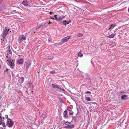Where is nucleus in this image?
<instances>
[{
  "instance_id": "nucleus-1",
  "label": "nucleus",
  "mask_w": 129,
  "mask_h": 129,
  "mask_svg": "<svg viewBox=\"0 0 129 129\" xmlns=\"http://www.w3.org/2000/svg\"><path fill=\"white\" fill-rule=\"evenodd\" d=\"M14 124V122L10 118H8L7 120V125L9 127H12Z\"/></svg>"
},
{
  "instance_id": "nucleus-2",
  "label": "nucleus",
  "mask_w": 129,
  "mask_h": 129,
  "mask_svg": "<svg viewBox=\"0 0 129 129\" xmlns=\"http://www.w3.org/2000/svg\"><path fill=\"white\" fill-rule=\"evenodd\" d=\"M54 17H55V20L58 21H60L62 20L65 17L64 15L57 16L56 15H54Z\"/></svg>"
},
{
  "instance_id": "nucleus-3",
  "label": "nucleus",
  "mask_w": 129,
  "mask_h": 129,
  "mask_svg": "<svg viewBox=\"0 0 129 129\" xmlns=\"http://www.w3.org/2000/svg\"><path fill=\"white\" fill-rule=\"evenodd\" d=\"M18 39L19 41V43H21L22 41L26 40V38L25 37L24 35H22L19 36Z\"/></svg>"
},
{
  "instance_id": "nucleus-4",
  "label": "nucleus",
  "mask_w": 129,
  "mask_h": 129,
  "mask_svg": "<svg viewBox=\"0 0 129 129\" xmlns=\"http://www.w3.org/2000/svg\"><path fill=\"white\" fill-rule=\"evenodd\" d=\"M8 31H9V29L8 30L7 29H5L4 30L2 35V37L4 38L6 37V35L8 34Z\"/></svg>"
},
{
  "instance_id": "nucleus-5",
  "label": "nucleus",
  "mask_w": 129,
  "mask_h": 129,
  "mask_svg": "<svg viewBox=\"0 0 129 129\" xmlns=\"http://www.w3.org/2000/svg\"><path fill=\"white\" fill-rule=\"evenodd\" d=\"M7 48V50L6 51V52L7 53V54L11 55H12V52L10 49V46H8Z\"/></svg>"
},
{
  "instance_id": "nucleus-6",
  "label": "nucleus",
  "mask_w": 129,
  "mask_h": 129,
  "mask_svg": "<svg viewBox=\"0 0 129 129\" xmlns=\"http://www.w3.org/2000/svg\"><path fill=\"white\" fill-rule=\"evenodd\" d=\"M71 37L69 36L64 38L62 39L61 41L63 42H66Z\"/></svg>"
},
{
  "instance_id": "nucleus-7",
  "label": "nucleus",
  "mask_w": 129,
  "mask_h": 129,
  "mask_svg": "<svg viewBox=\"0 0 129 129\" xmlns=\"http://www.w3.org/2000/svg\"><path fill=\"white\" fill-rule=\"evenodd\" d=\"M13 60H12L9 61V62L8 64L10 66L11 68H13L14 66V63L13 62Z\"/></svg>"
},
{
  "instance_id": "nucleus-8",
  "label": "nucleus",
  "mask_w": 129,
  "mask_h": 129,
  "mask_svg": "<svg viewBox=\"0 0 129 129\" xmlns=\"http://www.w3.org/2000/svg\"><path fill=\"white\" fill-rule=\"evenodd\" d=\"M23 62L24 59H22L17 60V63L18 64H21L23 63Z\"/></svg>"
},
{
  "instance_id": "nucleus-9",
  "label": "nucleus",
  "mask_w": 129,
  "mask_h": 129,
  "mask_svg": "<svg viewBox=\"0 0 129 129\" xmlns=\"http://www.w3.org/2000/svg\"><path fill=\"white\" fill-rule=\"evenodd\" d=\"M74 127V125L73 124L68 125L65 126L64 128H65L71 129L73 128Z\"/></svg>"
},
{
  "instance_id": "nucleus-10",
  "label": "nucleus",
  "mask_w": 129,
  "mask_h": 129,
  "mask_svg": "<svg viewBox=\"0 0 129 129\" xmlns=\"http://www.w3.org/2000/svg\"><path fill=\"white\" fill-rule=\"evenodd\" d=\"M22 4L24 6H27L28 4V2L27 1L25 0L22 2Z\"/></svg>"
},
{
  "instance_id": "nucleus-11",
  "label": "nucleus",
  "mask_w": 129,
  "mask_h": 129,
  "mask_svg": "<svg viewBox=\"0 0 129 129\" xmlns=\"http://www.w3.org/2000/svg\"><path fill=\"white\" fill-rule=\"evenodd\" d=\"M24 78L23 77H21L19 78V81L20 83H22L24 81Z\"/></svg>"
},
{
  "instance_id": "nucleus-12",
  "label": "nucleus",
  "mask_w": 129,
  "mask_h": 129,
  "mask_svg": "<svg viewBox=\"0 0 129 129\" xmlns=\"http://www.w3.org/2000/svg\"><path fill=\"white\" fill-rule=\"evenodd\" d=\"M11 55H9L7 54V55L6 56V58L7 61H10L12 60L11 57Z\"/></svg>"
},
{
  "instance_id": "nucleus-13",
  "label": "nucleus",
  "mask_w": 129,
  "mask_h": 129,
  "mask_svg": "<svg viewBox=\"0 0 129 129\" xmlns=\"http://www.w3.org/2000/svg\"><path fill=\"white\" fill-rule=\"evenodd\" d=\"M1 114H0V125L2 124L3 122V121L4 120V118H3L1 116Z\"/></svg>"
},
{
  "instance_id": "nucleus-14",
  "label": "nucleus",
  "mask_w": 129,
  "mask_h": 129,
  "mask_svg": "<svg viewBox=\"0 0 129 129\" xmlns=\"http://www.w3.org/2000/svg\"><path fill=\"white\" fill-rule=\"evenodd\" d=\"M63 23L64 25H66L69 23V22L68 21L64 20L63 21Z\"/></svg>"
},
{
  "instance_id": "nucleus-15",
  "label": "nucleus",
  "mask_w": 129,
  "mask_h": 129,
  "mask_svg": "<svg viewBox=\"0 0 129 129\" xmlns=\"http://www.w3.org/2000/svg\"><path fill=\"white\" fill-rule=\"evenodd\" d=\"M27 87L28 88L30 87L31 88H33V86L32 83H28L27 85Z\"/></svg>"
},
{
  "instance_id": "nucleus-16",
  "label": "nucleus",
  "mask_w": 129,
  "mask_h": 129,
  "mask_svg": "<svg viewBox=\"0 0 129 129\" xmlns=\"http://www.w3.org/2000/svg\"><path fill=\"white\" fill-rule=\"evenodd\" d=\"M115 34H112L111 35L108 36L107 37V38H113L115 36Z\"/></svg>"
},
{
  "instance_id": "nucleus-17",
  "label": "nucleus",
  "mask_w": 129,
  "mask_h": 129,
  "mask_svg": "<svg viewBox=\"0 0 129 129\" xmlns=\"http://www.w3.org/2000/svg\"><path fill=\"white\" fill-rule=\"evenodd\" d=\"M26 68H28L30 66L31 63L30 62H27L26 63Z\"/></svg>"
},
{
  "instance_id": "nucleus-18",
  "label": "nucleus",
  "mask_w": 129,
  "mask_h": 129,
  "mask_svg": "<svg viewBox=\"0 0 129 129\" xmlns=\"http://www.w3.org/2000/svg\"><path fill=\"white\" fill-rule=\"evenodd\" d=\"M127 96L126 95H123L121 96V99L122 100H125Z\"/></svg>"
},
{
  "instance_id": "nucleus-19",
  "label": "nucleus",
  "mask_w": 129,
  "mask_h": 129,
  "mask_svg": "<svg viewBox=\"0 0 129 129\" xmlns=\"http://www.w3.org/2000/svg\"><path fill=\"white\" fill-rule=\"evenodd\" d=\"M52 87L53 88H59V87L58 86H57V85H56L54 84H52Z\"/></svg>"
},
{
  "instance_id": "nucleus-20",
  "label": "nucleus",
  "mask_w": 129,
  "mask_h": 129,
  "mask_svg": "<svg viewBox=\"0 0 129 129\" xmlns=\"http://www.w3.org/2000/svg\"><path fill=\"white\" fill-rule=\"evenodd\" d=\"M64 117H67V118L68 117V116H67V114H68L67 111L66 110L64 111Z\"/></svg>"
},
{
  "instance_id": "nucleus-21",
  "label": "nucleus",
  "mask_w": 129,
  "mask_h": 129,
  "mask_svg": "<svg viewBox=\"0 0 129 129\" xmlns=\"http://www.w3.org/2000/svg\"><path fill=\"white\" fill-rule=\"evenodd\" d=\"M84 78L86 79H88L89 78V76L88 74L87 73L85 74Z\"/></svg>"
},
{
  "instance_id": "nucleus-22",
  "label": "nucleus",
  "mask_w": 129,
  "mask_h": 129,
  "mask_svg": "<svg viewBox=\"0 0 129 129\" xmlns=\"http://www.w3.org/2000/svg\"><path fill=\"white\" fill-rule=\"evenodd\" d=\"M115 24L111 25L110 26V27L109 28V29L110 30L111 29H112L115 26Z\"/></svg>"
},
{
  "instance_id": "nucleus-23",
  "label": "nucleus",
  "mask_w": 129,
  "mask_h": 129,
  "mask_svg": "<svg viewBox=\"0 0 129 129\" xmlns=\"http://www.w3.org/2000/svg\"><path fill=\"white\" fill-rule=\"evenodd\" d=\"M72 121L74 120L75 122L76 121V118L75 116H72Z\"/></svg>"
},
{
  "instance_id": "nucleus-24",
  "label": "nucleus",
  "mask_w": 129,
  "mask_h": 129,
  "mask_svg": "<svg viewBox=\"0 0 129 129\" xmlns=\"http://www.w3.org/2000/svg\"><path fill=\"white\" fill-rule=\"evenodd\" d=\"M78 55L79 56L81 57L83 56L82 53L81 52H80L78 53Z\"/></svg>"
},
{
  "instance_id": "nucleus-25",
  "label": "nucleus",
  "mask_w": 129,
  "mask_h": 129,
  "mask_svg": "<svg viewBox=\"0 0 129 129\" xmlns=\"http://www.w3.org/2000/svg\"><path fill=\"white\" fill-rule=\"evenodd\" d=\"M83 35L81 33H79L77 34V36L80 37H82Z\"/></svg>"
},
{
  "instance_id": "nucleus-26",
  "label": "nucleus",
  "mask_w": 129,
  "mask_h": 129,
  "mask_svg": "<svg viewBox=\"0 0 129 129\" xmlns=\"http://www.w3.org/2000/svg\"><path fill=\"white\" fill-rule=\"evenodd\" d=\"M64 122L65 123V124L67 125H69L71 123L70 122L68 121L67 122H65V121H64Z\"/></svg>"
},
{
  "instance_id": "nucleus-27",
  "label": "nucleus",
  "mask_w": 129,
  "mask_h": 129,
  "mask_svg": "<svg viewBox=\"0 0 129 129\" xmlns=\"http://www.w3.org/2000/svg\"><path fill=\"white\" fill-rule=\"evenodd\" d=\"M85 100L88 101H91V99L89 97H86L85 98Z\"/></svg>"
},
{
  "instance_id": "nucleus-28",
  "label": "nucleus",
  "mask_w": 129,
  "mask_h": 129,
  "mask_svg": "<svg viewBox=\"0 0 129 129\" xmlns=\"http://www.w3.org/2000/svg\"><path fill=\"white\" fill-rule=\"evenodd\" d=\"M67 109L69 111H72L71 108L69 106H68L67 107Z\"/></svg>"
},
{
  "instance_id": "nucleus-29",
  "label": "nucleus",
  "mask_w": 129,
  "mask_h": 129,
  "mask_svg": "<svg viewBox=\"0 0 129 129\" xmlns=\"http://www.w3.org/2000/svg\"><path fill=\"white\" fill-rule=\"evenodd\" d=\"M56 73V72L54 71H51L50 72V73L53 74H54Z\"/></svg>"
},
{
  "instance_id": "nucleus-30",
  "label": "nucleus",
  "mask_w": 129,
  "mask_h": 129,
  "mask_svg": "<svg viewBox=\"0 0 129 129\" xmlns=\"http://www.w3.org/2000/svg\"><path fill=\"white\" fill-rule=\"evenodd\" d=\"M3 123H2V124L3 126L4 127H6V126L5 125V123L4 122H3Z\"/></svg>"
},
{
  "instance_id": "nucleus-31",
  "label": "nucleus",
  "mask_w": 129,
  "mask_h": 129,
  "mask_svg": "<svg viewBox=\"0 0 129 129\" xmlns=\"http://www.w3.org/2000/svg\"><path fill=\"white\" fill-rule=\"evenodd\" d=\"M42 25H40L39 27L38 28H37V29H39L41 28V27H42Z\"/></svg>"
},
{
  "instance_id": "nucleus-32",
  "label": "nucleus",
  "mask_w": 129,
  "mask_h": 129,
  "mask_svg": "<svg viewBox=\"0 0 129 129\" xmlns=\"http://www.w3.org/2000/svg\"><path fill=\"white\" fill-rule=\"evenodd\" d=\"M85 93H91V92L90 91H87Z\"/></svg>"
},
{
  "instance_id": "nucleus-33",
  "label": "nucleus",
  "mask_w": 129,
  "mask_h": 129,
  "mask_svg": "<svg viewBox=\"0 0 129 129\" xmlns=\"http://www.w3.org/2000/svg\"><path fill=\"white\" fill-rule=\"evenodd\" d=\"M5 117H6V118H7L8 119V115H5Z\"/></svg>"
},
{
  "instance_id": "nucleus-34",
  "label": "nucleus",
  "mask_w": 129,
  "mask_h": 129,
  "mask_svg": "<svg viewBox=\"0 0 129 129\" xmlns=\"http://www.w3.org/2000/svg\"><path fill=\"white\" fill-rule=\"evenodd\" d=\"M73 112H69V114L70 115H72L73 114Z\"/></svg>"
},
{
  "instance_id": "nucleus-35",
  "label": "nucleus",
  "mask_w": 129,
  "mask_h": 129,
  "mask_svg": "<svg viewBox=\"0 0 129 129\" xmlns=\"http://www.w3.org/2000/svg\"><path fill=\"white\" fill-rule=\"evenodd\" d=\"M9 70V69H7L6 70L4 71V72H6L8 71V70Z\"/></svg>"
},
{
  "instance_id": "nucleus-36",
  "label": "nucleus",
  "mask_w": 129,
  "mask_h": 129,
  "mask_svg": "<svg viewBox=\"0 0 129 129\" xmlns=\"http://www.w3.org/2000/svg\"><path fill=\"white\" fill-rule=\"evenodd\" d=\"M50 18L51 19H54V20H55V17H50Z\"/></svg>"
},
{
  "instance_id": "nucleus-37",
  "label": "nucleus",
  "mask_w": 129,
  "mask_h": 129,
  "mask_svg": "<svg viewBox=\"0 0 129 129\" xmlns=\"http://www.w3.org/2000/svg\"><path fill=\"white\" fill-rule=\"evenodd\" d=\"M52 23L51 22H50V21H49L48 22V24H50Z\"/></svg>"
},
{
  "instance_id": "nucleus-38",
  "label": "nucleus",
  "mask_w": 129,
  "mask_h": 129,
  "mask_svg": "<svg viewBox=\"0 0 129 129\" xmlns=\"http://www.w3.org/2000/svg\"><path fill=\"white\" fill-rule=\"evenodd\" d=\"M60 89L62 90H63V91H65V90L64 89Z\"/></svg>"
},
{
  "instance_id": "nucleus-39",
  "label": "nucleus",
  "mask_w": 129,
  "mask_h": 129,
  "mask_svg": "<svg viewBox=\"0 0 129 129\" xmlns=\"http://www.w3.org/2000/svg\"><path fill=\"white\" fill-rule=\"evenodd\" d=\"M48 42H51L50 40L49 39H48Z\"/></svg>"
},
{
  "instance_id": "nucleus-40",
  "label": "nucleus",
  "mask_w": 129,
  "mask_h": 129,
  "mask_svg": "<svg viewBox=\"0 0 129 129\" xmlns=\"http://www.w3.org/2000/svg\"><path fill=\"white\" fill-rule=\"evenodd\" d=\"M128 12H129V8L128 9Z\"/></svg>"
}]
</instances>
